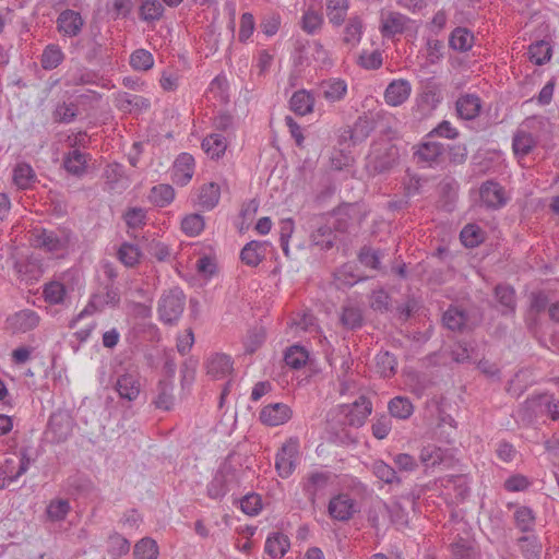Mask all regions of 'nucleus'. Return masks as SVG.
<instances>
[{"label": "nucleus", "instance_id": "32", "mask_svg": "<svg viewBox=\"0 0 559 559\" xmlns=\"http://www.w3.org/2000/svg\"><path fill=\"white\" fill-rule=\"evenodd\" d=\"M390 417H395L397 419H407L414 413V405L408 397L405 396H395L393 397L388 405Z\"/></svg>", "mask_w": 559, "mask_h": 559}, {"label": "nucleus", "instance_id": "35", "mask_svg": "<svg viewBox=\"0 0 559 559\" xmlns=\"http://www.w3.org/2000/svg\"><path fill=\"white\" fill-rule=\"evenodd\" d=\"M473 34L463 27H456L450 35L449 45L452 49L465 52L473 46Z\"/></svg>", "mask_w": 559, "mask_h": 559}, {"label": "nucleus", "instance_id": "20", "mask_svg": "<svg viewBox=\"0 0 559 559\" xmlns=\"http://www.w3.org/2000/svg\"><path fill=\"white\" fill-rule=\"evenodd\" d=\"M115 389L121 399L132 402L140 394V382L135 374L123 373L118 377Z\"/></svg>", "mask_w": 559, "mask_h": 559}, {"label": "nucleus", "instance_id": "63", "mask_svg": "<svg viewBox=\"0 0 559 559\" xmlns=\"http://www.w3.org/2000/svg\"><path fill=\"white\" fill-rule=\"evenodd\" d=\"M436 136L454 140L459 136V131L452 127L450 121L442 120L426 135V139H433Z\"/></svg>", "mask_w": 559, "mask_h": 559}, {"label": "nucleus", "instance_id": "27", "mask_svg": "<svg viewBox=\"0 0 559 559\" xmlns=\"http://www.w3.org/2000/svg\"><path fill=\"white\" fill-rule=\"evenodd\" d=\"M314 106V97L313 95L306 91L299 90L295 92L289 100L290 109L299 116H305L310 114L313 110Z\"/></svg>", "mask_w": 559, "mask_h": 559}, {"label": "nucleus", "instance_id": "26", "mask_svg": "<svg viewBox=\"0 0 559 559\" xmlns=\"http://www.w3.org/2000/svg\"><path fill=\"white\" fill-rule=\"evenodd\" d=\"M331 475L323 472H312L309 474L307 481L304 485V490L308 499L313 503L317 495L325 489L329 484Z\"/></svg>", "mask_w": 559, "mask_h": 559}, {"label": "nucleus", "instance_id": "59", "mask_svg": "<svg viewBox=\"0 0 559 559\" xmlns=\"http://www.w3.org/2000/svg\"><path fill=\"white\" fill-rule=\"evenodd\" d=\"M140 258L141 251L135 245L123 242L118 250V259L126 266H134L136 263H139Z\"/></svg>", "mask_w": 559, "mask_h": 559}, {"label": "nucleus", "instance_id": "41", "mask_svg": "<svg viewBox=\"0 0 559 559\" xmlns=\"http://www.w3.org/2000/svg\"><path fill=\"white\" fill-rule=\"evenodd\" d=\"M379 511L384 512L390 518L392 524L399 526L407 525V512L399 502H394L392 504L380 502Z\"/></svg>", "mask_w": 559, "mask_h": 559}, {"label": "nucleus", "instance_id": "33", "mask_svg": "<svg viewBox=\"0 0 559 559\" xmlns=\"http://www.w3.org/2000/svg\"><path fill=\"white\" fill-rule=\"evenodd\" d=\"M233 367L231 359L225 354H215L207 361V373L214 378H223L230 372Z\"/></svg>", "mask_w": 559, "mask_h": 559}, {"label": "nucleus", "instance_id": "21", "mask_svg": "<svg viewBox=\"0 0 559 559\" xmlns=\"http://www.w3.org/2000/svg\"><path fill=\"white\" fill-rule=\"evenodd\" d=\"M31 457L27 455V451L23 450L21 452V459H20V465L19 469L15 474L8 475L11 473L9 469V466L13 464L12 460H7L4 464L1 467L2 474H0V489H4L8 487L11 483L17 480L19 477H21L23 474H25L31 465Z\"/></svg>", "mask_w": 559, "mask_h": 559}, {"label": "nucleus", "instance_id": "17", "mask_svg": "<svg viewBox=\"0 0 559 559\" xmlns=\"http://www.w3.org/2000/svg\"><path fill=\"white\" fill-rule=\"evenodd\" d=\"M267 242L251 240L245 245L240 252L241 261L248 266H258L265 258Z\"/></svg>", "mask_w": 559, "mask_h": 559}, {"label": "nucleus", "instance_id": "28", "mask_svg": "<svg viewBox=\"0 0 559 559\" xmlns=\"http://www.w3.org/2000/svg\"><path fill=\"white\" fill-rule=\"evenodd\" d=\"M495 297L500 305L502 314H511L515 311V292L510 285L499 284L495 288Z\"/></svg>", "mask_w": 559, "mask_h": 559}, {"label": "nucleus", "instance_id": "25", "mask_svg": "<svg viewBox=\"0 0 559 559\" xmlns=\"http://www.w3.org/2000/svg\"><path fill=\"white\" fill-rule=\"evenodd\" d=\"M516 545L524 559H540L543 551V544L538 536L523 535L518 538Z\"/></svg>", "mask_w": 559, "mask_h": 559}, {"label": "nucleus", "instance_id": "60", "mask_svg": "<svg viewBox=\"0 0 559 559\" xmlns=\"http://www.w3.org/2000/svg\"><path fill=\"white\" fill-rule=\"evenodd\" d=\"M382 253L379 250H373L371 247L364 246L358 253V260L361 264L372 270L381 269Z\"/></svg>", "mask_w": 559, "mask_h": 559}, {"label": "nucleus", "instance_id": "42", "mask_svg": "<svg viewBox=\"0 0 559 559\" xmlns=\"http://www.w3.org/2000/svg\"><path fill=\"white\" fill-rule=\"evenodd\" d=\"M308 358V352L299 345L288 347L284 355L285 364L293 369H300L306 365Z\"/></svg>", "mask_w": 559, "mask_h": 559}, {"label": "nucleus", "instance_id": "31", "mask_svg": "<svg viewBox=\"0 0 559 559\" xmlns=\"http://www.w3.org/2000/svg\"><path fill=\"white\" fill-rule=\"evenodd\" d=\"M405 16L401 13L391 12L386 17L382 19L381 33L384 37H393L402 34L405 26Z\"/></svg>", "mask_w": 559, "mask_h": 559}, {"label": "nucleus", "instance_id": "34", "mask_svg": "<svg viewBox=\"0 0 559 559\" xmlns=\"http://www.w3.org/2000/svg\"><path fill=\"white\" fill-rule=\"evenodd\" d=\"M36 181V174L26 163L17 164L13 169V182L19 189L25 190Z\"/></svg>", "mask_w": 559, "mask_h": 559}, {"label": "nucleus", "instance_id": "19", "mask_svg": "<svg viewBox=\"0 0 559 559\" xmlns=\"http://www.w3.org/2000/svg\"><path fill=\"white\" fill-rule=\"evenodd\" d=\"M457 116L464 120L475 119L481 109V102L477 95L466 94L456 100L455 104Z\"/></svg>", "mask_w": 559, "mask_h": 559}, {"label": "nucleus", "instance_id": "37", "mask_svg": "<svg viewBox=\"0 0 559 559\" xmlns=\"http://www.w3.org/2000/svg\"><path fill=\"white\" fill-rule=\"evenodd\" d=\"M227 143L223 135L213 133L203 139L202 148L211 158H219L226 151Z\"/></svg>", "mask_w": 559, "mask_h": 559}, {"label": "nucleus", "instance_id": "15", "mask_svg": "<svg viewBox=\"0 0 559 559\" xmlns=\"http://www.w3.org/2000/svg\"><path fill=\"white\" fill-rule=\"evenodd\" d=\"M292 417V411L284 403L266 405L260 412V420L267 426H280Z\"/></svg>", "mask_w": 559, "mask_h": 559}, {"label": "nucleus", "instance_id": "2", "mask_svg": "<svg viewBox=\"0 0 559 559\" xmlns=\"http://www.w3.org/2000/svg\"><path fill=\"white\" fill-rule=\"evenodd\" d=\"M186 306V295L179 287L165 290L157 302L158 319L167 324H176L182 316Z\"/></svg>", "mask_w": 559, "mask_h": 559}, {"label": "nucleus", "instance_id": "12", "mask_svg": "<svg viewBox=\"0 0 559 559\" xmlns=\"http://www.w3.org/2000/svg\"><path fill=\"white\" fill-rule=\"evenodd\" d=\"M415 148L414 158L416 162L427 166L438 164L440 157L444 153V146L442 143L426 138Z\"/></svg>", "mask_w": 559, "mask_h": 559}, {"label": "nucleus", "instance_id": "44", "mask_svg": "<svg viewBox=\"0 0 559 559\" xmlns=\"http://www.w3.org/2000/svg\"><path fill=\"white\" fill-rule=\"evenodd\" d=\"M444 454L445 450L435 444H428L421 449L419 459L426 467H435L443 462Z\"/></svg>", "mask_w": 559, "mask_h": 559}, {"label": "nucleus", "instance_id": "45", "mask_svg": "<svg viewBox=\"0 0 559 559\" xmlns=\"http://www.w3.org/2000/svg\"><path fill=\"white\" fill-rule=\"evenodd\" d=\"M552 49L544 40L536 41L528 47L530 59L537 66H543L551 58Z\"/></svg>", "mask_w": 559, "mask_h": 559}, {"label": "nucleus", "instance_id": "7", "mask_svg": "<svg viewBox=\"0 0 559 559\" xmlns=\"http://www.w3.org/2000/svg\"><path fill=\"white\" fill-rule=\"evenodd\" d=\"M524 411L530 419L549 416L552 420L559 419V401L550 394H540L527 399Z\"/></svg>", "mask_w": 559, "mask_h": 559}, {"label": "nucleus", "instance_id": "52", "mask_svg": "<svg viewBox=\"0 0 559 559\" xmlns=\"http://www.w3.org/2000/svg\"><path fill=\"white\" fill-rule=\"evenodd\" d=\"M444 325L451 331H460L465 325L466 314L456 307H450L442 317Z\"/></svg>", "mask_w": 559, "mask_h": 559}, {"label": "nucleus", "instance_id": "61", "mask_svg": "<svg viewBox=\"0 0 559 559\" xmlns=\"http://www.w3.org/2000/svg\"><path fill=\"white\" fill-rule=\"evenodd\" d=\"M321 92L328 100H340L346 93V84L342 80L331 81L321 86Z\"/></svg>", "mask_w": 559, "mask_h": 559}, {"label": "nucleus", "instance_id": "43", "mask_svg": "<svg viewBox=\"0 0 559 559\" xmlns=\"http://www.w3.org/2000/svg\"><path fill=\"white\" fill-rule=\"evenodd\" d=\"M64 55L58 45H48L41 55L40 63L43 69L52 70L56 69L63 60Z\"/></svg>", "mask_w": 559, "mask_h": 559}, {"label": "nucleus", "instance_id": "16", "mask_svg": "<svg viewBox=\"0 0 559 559\" xmlns=\"http://www.w3.org/2000/svg\"><path fill=\"white\" fill-rule=\"evenodd\" d=\"M411 91L412 86L407 80H394L388 85L384 99L388 105L396 107L407 100Z\"/></svg>", "mask_w": 559, "mask_h": 559}, {"label": "nucleus", "instance_id": "5", "mask_svg": "<svg viewBox=\"0 0 559 559\" xmlns=\"http://www.w3.org/2000/svg\"><path fill=\"white\" fill-rule=\"evenodd\" d=\"M119 304V288L111 284H107L104 286L103 290H99L91 296V299L85 308L70 322V328H74L75 324L86 316H90L96 311H103L106 307H118Z\"/></svg>", "mask_w": 559, "mask_h": 559}, {"label": "nucleus", "instance_id": "64", "mask_svg": "<svg viewBox=\"0 0 559 559\" xmlns=\"http://www.w3.org/2000/svg\"><path fill=\"white\" fill-rule=\"evenodd\" d=\"M361 28L362 24L359 17L349 19L345 27L344 41L349 45L358 44L361 37Z\"/></svg>", "mask_w": 559, "mask_h": 559}, {"label": "nucleus", "instance_id": "55", "mask_svg": "<svg viewBox=\"0 0 559 559\" xmlns=\"http://www.w3.org/2000/svg\"><path fill=\"white\" fill-rule=\"evenodd\" d=\"M460 239L464 247L475 248L483 241L484 236L481 229L477 225L468 224L461 230Z\"/></svg>", "mask_w": 559, "mask_h": 559}, {"label": "nucleus", "instance_id": "46", "mask_svg": "<svg viewBox=\"0 0 559 559\" xmlns=\"http://www.w3.org/2000/svg\"><path fill=\"white\" fill-rule=\"evenodd\" d=\"M175 198V190L169 185H158L152 188L150 200L156 206L164 207Z\"/></svg>", "mask_w": 559, "mask_h": 559}, {"label": "nucleus", "instance_id": "29", "mask_svg": "<svg viewBox=\"0 0 559 559\" xmlns=\"http://www.w3.org/2000/svg\"><path fill=\"white\" fill-rule=\"evenodd\" d=\"M63 166L69 174L80 177L86 171L87 155L74 150L64 156Z\"/></svg>", "mask_w": 559, "mask_h": 559}, {"label": "nucleus", "instance_id": "3", "mask_svg": "<svg viewBox=\"0 0 559 559\" xmlns=\"http://www.w3.org/2000/svg\"><path fill=\"white\" fill-rule=\"evenodd\" d=\"M239 481V471L231 464L230 455L219 465L213 479L207 485L211 499H223L234 485Z\"/></svg>", "mask_w": 559, "mask_h": 559}, {"label": "nucleus", "instance_id": "4", "mask_svg": "<svg viewBox=\"0 0 559 559\" xmlns=\"http://www.w3.org/2000/svg\"><path fill=\"white\" fill-rule=\"evenodd\" d=\"M371 412V402L365 395H360L352 404L340 405L335 418L342 426L358 428L366 423Z\"/></svg>", "mask_w": 559, "mask_h": 559}, {"label": "nucleus", "instance_id": "10", "mask_svg": "<svg viewBox=\"0 0 559 559\" xmlns=\"http://www.w3.org/2000/svg\"><path fill=\"white\" fill-rule=\"evenodd\" d=\"M479 197L483 205L490 210L503 207L510 199L506 189L495 180H487L481 183Z\"/></svg>", "mask_w": 559, "mask_h": 559}, {"label": "nucleus", "instance_id": "24", "mask_svg": "<svg viewBox=\"0 0 559 559\" xmlns=\"http://www.w3.org/2000/svg\"><path fill=\"white\" fill-rule=\"evenodd\" d=\"M156 396L153 400V404L156 408L163 411H169L174 406V383L171 380H160L157 383Z\"/></svg>", "mask_w": 559, "mask_h": 559}, {"label": "nucleus", "instance_id": "22", "mask_svg": "<svg viewBox=\"0 0 559 559\" xmlns=\"http://www.w3.org/2000/svg\"><path fill=\"white\" fill-rule=\"evenodd\" d=\"M289 538L281 532H275L267 536L264 551L272 558H282L289 550Z\"/></svg>", "mask_w": 559, "mask_h": 559}, {"label": "nucleus", "instance_id": "8", "mask_svg": "<svg viewBox=\"0 0 559 559\" xmlns=\"http://www.w3.org/2000/svg\"><path fill=\"white\" fill-rule=\"evenodd\" d=\"M71 236L72 234L68 228L40 229L34 234V246L50 252L60 251L69 246Z\"/></svg>", "mask_w": 559, "mask_h": 559}, {"label": "nucleus", "instance_id": "50", "mask_svg": "<svg viewBox=\"0 0 559 559\" xmlns=\"http://www.w3.org/2000/svg\"><path fill=\"white\" fill-rule=\"evenodd\" d=\"M164 7L159 0H144L140 7V17L145 22H154L163 16Z\"/></svg>", "mask_w": 559, "mask_h": 559}, {"label": "nucleus", "instance_id": "51", "mask_svg": "<svg viewBox=\"0 0 559 559\" xmlns=\"http://www.w3.org/2000/svg\"><path fill=\"white\" fill-rule=\"evenodd\" d=\"M514 521L516 527L523 532L528 533L533 531L535 525V515L531 508L528 507H520L514 512Z\"/></svg>", "mask_w": 559, "mask_h": 559}, {"label": "nucleus", "instance_id": "39", "mask_svg": "<svg viewBox=\"0 0 559 559\" xmlns=\"http://www.w3.org/2000/svg\"><path fill=\"white\" fill-rule=\"evenodd\" d=\"M374 129V123L367 117H359L348 131L354 144L365 141Z\"/></svg>", "mask_w": 559, "mask_h": 559}, {"label": "nucleus", "instance_id": "36", "mask_svg": "<svg viewBox=\"0 0 559 559\" xmlns=\"http://www.w3.org/2000/svg\"><path fill=\"white\" fill-rule=\"evenodd\" d=\"M376 371L382 378H390L396 372L397 361L393 354L390 352H380L374 357Z\"/></svg>", "mask_w": 559, "mask_h": 559}, {"label": "nucleus", "instance_id": "11", "mask_svg": "<svg viewBox=\"0 0 559 559\" xmlns=\"http://www.w3.org/2000/svg\"><path fill=\"white\" fill-rule=\"evenodd\" d=\"M329 514L336 521L347 522L358 511L356 501L347 493L333 497L328 506Z\"/></svg>", "mask_w": 559, "mask_h": 559}, {"label": "nucleus", "instance_id": "30", "mask_svg": "<svg viewBox=\"0 0 559 559\" xmlns=\"http://www.w3.org/2000/svg\"><path fill=\"white\" fill-rule=\"evenodd\" d=\"M340 322L342 326L347 330L354 331L360 329L364 324L362 312L358 307L353 305L343 306Z\"/></svg>", "mask_w": 559, "mask_h": 559}, {"label": "nucleus", "instance_id": "38", "mask_svg": "<svg viewBox=\"0 0 559 559\" xmlns=\"http://www.w3.org/2000/svg\"><path fill=\"white\" fill-rule=\"evenodd\" d=\"M221 189L215 182L204 185L199 194V203L205 210L214 209L219 201Z\"/></svg>", "mask_w": 559, "mask_h": 559}, {"label": "nucleus", "instance_id": "9", "mask_svg": "<svg viewBox=\"0 0 559 559\" xmlns=\"http://www.w3.org/2000/svg\"><path fill=\"white\" fill-rule=\"evenodd\" d=\"M73 430V419L66 411L52 413L48 420L46 436L51 442L61 443L69 439Z\"/></svg>", "mask_w": 559, "mask_h": 559}, {"label": "nucleus", "instance_id": "53", "mask_svg": "<svg viewBox=\"0 0 559 559\" xmlns=\"http://www.w3.org/2000/svg\"><path fill=\"white\" fill-rule=\"evenodd\" d=\"M130 66L136 71H147L154 66L153 55L146 49H136L130 56Z\"/></svg>", "mask_w": 559, "mask_h": 559}, {"label": "nucleus", "instance_id": "18", "mask_svg": "<svg viewBox=\"0 0 559 559\" xmlns=\"http://www.w3.org/2000/svg\"><path fill=\"white\" fill-rule=\"evenodd\" d=\"M194 158L189 153H181L174 163L175 181L186 186L193 176Z\"/></svg>", "mask_w": 559, "mask_h": 559}, {"label": "nucleus", "instance_id": "1", "mask_svg": "<svg viewBox=\"0 0 559 559\" xmlns=\"http://www.w3.org/2000/svg\"><path fill=\"white\" fill-rule=\"evenodd\" d=\"M107 38L102 34L98 25H91L88 32L78 39L74 48L90 64H99L108 57Z\"/></svg>", "mask_w": 559, "mask_h": 559}, {"label": "nucleus", "instance_id": "13", "mask_svg": "<svg viewBox=\"0 0 559 559\" xmlns=\"http://www.w3.org/2000/svg\"><path fill=\"white\" fill-rule=\"evenodd\" d=\"M298 454L296 442H287L282 445L276 454L275 468L282 478L290 476L296 467L295 457Z\"/></svg>", "mask_w": 559, "mask_h": 559}, {"label": "nucleus", "instance_id": "57", "mask_svg": "<svg viewBox=\"0 0 559 559\" xmlns=\"http://www.w3.org/2000/svg\"><path fill=\"white\" fill-rule=\"evenodd\" d=\"M119 108L124 111H131L132 108L135 109H147L150 107V100L139 95H132L129 93H123L118 98Z\"/></svg>", "mask_w": 559, "mask_h": 559}, {"label": "nucleus", "instance_id": "23", "mask_svg": "<svg viewBox=\"0 0 559 559\" xmlns=\"http://www.w3.org/2000/svg\"><path fill=\"white\" fill-rule=\"evenodd\" d=\"M310 237L312 243L322 250L328 251L334 246L335 233L332 226L326 223L318 222Z\"/></svg>", "mask_w": 559, "mask_h": 559}, {"label": "nucleus", "instance_id": "14", "mask_svg": "<svg viewBox=\"0 0 559 559\" xmlns=\"http://www.w3.org/2000/svg\"><path fill=\"white\" fill-rule=\"evenodd\" d=\"M84 26V20L80 12L67 9L62 11L57 19V28L59 33L68 37L78 36Z\"/></svg>", "mask_w": 559, "mask_h": 559}, {"label": "nucleus", "instance_id": "62", "mask_svg": "<svg viewBox=\"0 0 559 559\" xmlns=\"http://www.w3.org/2000/svg\"><path fill=\"white\" fill-rule=\"evenodd\" d=\"M124 222L130 229H138L145 225L146 212L142 207H131L123 215Z\"/></svg>", "mask_w": 559, "mask_h": 559}, {"label": "nucleus", "instance_id": "58", "mask_svg": "<svg viewBox=\"0 0 559 559\" xmlns=\"http://www.w3.org/2000/svg\"><path fill=\"white\" fill-rule=\"evenodd\" d=\"M204 218L200 214L187 215L181 222L182 231L189 237L198 236L204 229Z\"/></svg>", "mask_w": 559, "mask_h": 559}, {"label": "nucleus", "instance_id": "47", "mask_svg": "<svg viewBox=\"0 0 559 559\" xmlns=\"http://www.w3.org/2000/svg\"><path fill=\"white\" fill-rule=\"evenodd\" d=\"M12 320L17 330L26 332L37 326L39 317L35 311L26 309L15 313Z\"/></svg>", "mask_w": 559, "mask_h": 559}, {"label": "nucleus", "instance_id": "56", "mask_svg": "<svg viewBox=\"0 0 559 559\" xmlns=\"http://www.w3.org/2000/svg\"><path fill=\"white\" fill-rule=\"evenodd\" d=\"M130 550V542L122 535L115 533L108 540V554L111 558L118 559L127 555Z\"/></svg>", "mask_w": 559, "mask_h": 559}, {"label": "nucleus", "instance_id": "48", "mask_svg": "<svg viewBox=\"0 0 559 559\" xmlns=\"http://www.w3.org/2000/svg\"><path fill=\"white\" fill-rule=\"evenodd\" d=\"M133 555L135 559H157L158 546L152 538H142L135 544Z\"/></svg>", "mask_w": 559, "mask_h": 559}, {"label": "nucleus", "instance_id": "6", "mask_svg": "<svg viewBox=\"0 0 559 559\" xmlns=\"http://www.w3.org/2000/svg\"><path fill=\"white\" fill-rule=\"evenodd\" d=\"M399 159V148L385 143L378 147H373L367 157L366 167L373 175L389 171Z\"/></svg>", "mask_w": 559, "mask_h": 559}, {"label": "nucleus", "instance_id": "54", "mask_svg": "<svg viewBox=\"0 0 559 559\" xmlns=\"http://www.w3.org/2000/svg\"><path fill=\"white\" fill-rule=\"evenodd\" d=\"M512 146L515 155L525 156L535 146V140L532 134L519 131L513 136Z\"/></svg>", "mask_w": 559, "mask_h": 559}, {"label": "nucleus", "instance_id": "40", "mask_svg": "<svg viewBox=\"0 0 559 559\" xmlns=\"http://www.w3.org/2000/svg\"><path fill=\"white\" fill-rule=\"evenodd\" d=\"M372 473L373 475L380 479L381 481L389 485H400L402 479L397 476L396 471L386 464L385 462L378 460L372 464Z\"/></svg>", "mask_w": 559, "mask_h": 559}, {"label": "nucleus", "instance_id": "49", "mask_svg": "<svg viewBox=\"0 0 559 559\" xmlns=\"http://www.w3.org/2000/svg\"><path fill=\"white\" fill-rule=\"evenodd\" d=\"M335 280L344 286L352 287L356 283L364 281L365 277L356 274V265L353 263H345L338 267L334 273Z\"/></svg>", "mask_w": 559, "mask_h": 559}]
</instances>
